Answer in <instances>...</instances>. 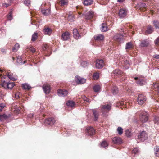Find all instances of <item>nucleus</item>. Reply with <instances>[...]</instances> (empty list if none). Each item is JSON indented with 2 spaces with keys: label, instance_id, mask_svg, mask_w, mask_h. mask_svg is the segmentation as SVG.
<instances>
[{
  "label": "nucleus",
  "instance_id": "bb28decb",
  "mask_svg": "<svg viewBox=\"0 0 159 159\" xmlns=\"http://www.w3.org/2000/svg\"><path fill=\"white\" fill-rule=\"evenodd\" d=\"M153 87L154 89H155V91L159 93V84L157 83H154L153 84Z\"/></svg>",
  "mask_w": 159,
  "mask_h": 159
},
{
  "label": "nucleus",
  "instance_id": "6ab92c4d",
  "mask_svg": "<svg viewBox=\"0 0 159 159\" xmlns=\"http://www.w3.org/2000/svg\"><path fill=\"white\" fill-rule=\"evenodd\" d=\"M123 74L120 70L119 69H116L114 70L112 73V75H114V76H120L121 75H122Z\"/></svg>",
  "mask_w": 159,
  "mask_h": 159
},
{
  "label": "nucleus",
  "instance_id": "13d9d810",
  "mask_svg": "<svg viewBox=\"0 0 159 159\" xmlns=\"http://www.w3.org/2000/svg\"><path fill=\"white\" fill-rule=\"evenodd\" d=\"M34 115L33 114H30L28 115V117L30 118H31L33 117Z\"/></svg>",
  "mask_w": 159,
  "mask_h": 159
},
{
  "label": "nucleus",
  "instance_id": "603ef678",
  "mask_svg": "<svg viewBox=\"0 0 159 159\" xmlns=\"http://www.w3.org/2000/svg\"><path fill=\"white\" fill-rule=\"evenodd\" d=\"M5 107V104L4 103L0 104V112L1 111L3 108Z\"/></svg>",
  "mask_w": 159,
  "mask_h": 159
},
{
  "label": "nucleus",
  "instance_id": "6e6552de",
  "mask_svg": "<svg viewBox=\"0 0 159 159\" xmlns=\"http://www.w3.org/2000/svg\"><path fill=\"white\" fill-rule=\"evenodd\" d=\"M95 132V130L93 127H88L86 128V133L87 135H93L94 134Z\"/></svg>",
  "mask_w": 159,
  "mask_h": 159
},
{
  "label": "nucleus",
  "instance_id": "2eb2a0df",
  "mask_svg": "<svg viewBox=\"0 0 159 159\" xmlns=\"http://www.w3.org/2000/svg\"><path fill=\"white\" fill-rule=\"evenodd\" d=\"M43 89L45 93L48 94L50 92V88L49 85H44Z\"/></svg>",
  "mask_w": 159,
  "mask_h": 159
},
{
  "label": "nucleus",
  "instance_id": "58836bf2",
  "mask_svg": "<svg viewBox=\"0 0 159 159\" xmlns=\"http://www.w3.org/2000/svg\"><path fill=\"white\" fill-rule=\"evenodd\" d=\"M74 16L72 15H70L68 16V19L70 22H73L74 20Z\"/></svg>",
  "mask_w": 159,
  "mask_h": 159
},
{
  "label": "nucleus",
  "instance_id": "f257e3e1",
  "mask_svg": "<svg viewBox=\"0 0 159 159\" xmlns=\"http://www.w3.org/2000/svg\"><path fill=\"white\" fill-rule=\"evenodd\" d=\"M148 114L147 112H143L140 114V120L143 123L146 122L148 120Z\"/></svg>",
  "mask_w": 159,
  "mask_h": 159
},
{
  "label": "nucleus",
  "instance_id": "e2e57ef3",
  "mask_svg": "<svg viewBox=\"0 0 159 159\" xmlns=\"http://www.w3.org/2000/svg\"><path fill=\"white\" fill-rule=\"evenodd\" d=\"M125 0H117V2H122Z\"/></svg>",
  "mask_w": 159,
  "mask_h": 159
},
{
  "label": "nucleus",
  "instance_id": "5fc2aeb1",
  "mask_svg": "<svg viewBox=\"0 0 159 159\" xmlns=\"http://www.w3.org/2000/svg\"><path fill=\"white\" fill-rule=\"evenodd\" d=\"M155 44L156 45H158L159 44V37L157 38L155 41Z\"/></svg>",
  "mask_w": 159,
  "mask_h": 159
},
{
  "label": "nucleus",
  "instance_id": "09e8293b",
  "mask_svg": "<svg viewBox=\"0 0 159 159\" xmlns=\"http://www.w3.org/2000/svg\"><path fill=\"white\" fill-rule=\"evenodd\" d=\"M139 149L138 148H135L133 149L132 151V153H134V154H136L137 153L139 152Z\"/></svg>",
  "mask_w": 159,
  "mask_h": 159
},
{
  "label": "nucleus",
  "instance_id": "20e7f679",
  "mask_svg": "<svg viewBox=\"0 0 159 159\" xmlns=\"http://www.w3.org/2000/svg\"><path fill=\"white\" fill-rule=\"evenodd\" d=\"M2 81L3 82L2 85L4 88H7L8 89H11L15 85V84L13 82L8 83L6 82L4 80L2 79Z\"/></svg>",
  "mask_w": 159,
  "mask_h": 159
},
{
  "label": "nucleus",
  "instance_id": "49530a36",
  "mask_svg": "<svg viewBox=\"0 0 159 159\" xmlns=\"http://www.w3.org/2000/svg\"><path fill=\"white\" fill-rule=\"evenodd\" d=\"M101 146L102 147L106 148V147L108 146V144L106 142L103 141L102 143L101 144Z\"/></svg>",
  "mask_w": 159,
  "mask_h": 159
},
{
  "label": "nucleus",
  "instance_id": "9d476101",
  "mask_svg": "<svg viewBox=\"0 0 159 159\" xmlns=\"http://www.w3.org/2000/svg\"><path fill=\"white\" fill-rule=\"evenodd\" d=\"M75 80L76 83L79 84H84L86 82L85 79L82 78L78 76L75 77Z\"/></svg>",
  "mask_w": 159,
  "mask_h": 159
},
{
  "label": "nucleus",
  "instance_id": "774afa93",
  "mask_svg": "<svg viewBox=\"0 0 159 159\" xmlns=\"http://www.w3.org/2000/svg\"><path fill=\"white\" fill-rule=\"evenodd\" d=\"M13 60H14V57H13Z\"/></svg>",
  "mask_w": 159,
  "mask_h": 159
},
{
  "label": "nucleus",
  "instance_id": "e433bc0d",
  "mask_svg": "<svg viewBox=\"0 0 159 159\" xmlns=\"http://www.w3.org/2000/svg\"><path fill=\"white\" fill-rule=\"evenodd\" d=\"M123 35L119 34H117L114 36V39L116 40H118L121 39L123 37Z\"/></svg>",
  "mask_w": 159,
  "mask_h": 159
},
{
  "label": "nucleus",
  "instance_id": "680f3d73",
  "mask_svg": "<svg viewBox=\"0 0 159 159\" xmlns=\"http://www.w3.org/2000/svg\"><path fill=\"white\" fill-rule=\"evenodd\" d=\"M1 49V52H3V53H4L5 52V49H4V48H1L0 49Z\"/></svg>",
  "mask_w": 159,
  "mask_h": 159
},
{
  "label": "nucleus",
  "instance_id": "dca6fc26",
  "mask_svg": "<svg viewBox=\"0 0 159 159\" xmlns=\"http://www.w3.org/2000/svg\"><path fill=\"white\" fill-rule=\"evenodd\" d=\"M94 38L96 41H102L104 39V36L103 35L99 34L94 36Z\"/></svg>",
  "mask_w": 159,
  "mask_h": 159
},
{
  "label": "nucleus",
  "instance_id": "2f4dec72",
  "mask_svg": "<svg viewBox=\"0 0 159 159\" xmlns=\"http://www.w3.org/2000/svg\"><path fill=\"white\" fill-rule=\"evenodd\" d=\"M111 92L113 94H116L118 92V89L116 86H114L111 89Z\"/></svg>",
  "mask_w": 159,
  "mask_h": 159
},
{
  "label": "nucleus",
  "instance_id": "f03ea898",
  "mask_svg": "<svg viewBox=\"0 0 159 159\" xmlns=\"http://www.w3.org/2000/svg\"><path fill=\"white\" fill-rule=\"evenodd\" d=\"M146 97L143 94H141L138 95L137 98V102L139 105L143 104L146 101Z\"/></svg>",
  "mask_w": 159,
  "mask_h": 159
},
{
  "label": "nucleus",
  "instance_id": "f3484780",
  "mask_svg": "<svg viewBox=\"0 0 159 159\" xmlns=\"http://www.w3.org/2000/svg\"><path fill=\"white\" fill-rule=\"evenodd\" d=\"M73 34L74 38L76 39H79L80 37V35L76 29H73Z\"/></svg>",
  "mask_w": 159,
  "mask_h": 159
},
{
  "label": "nucleus",
  "instance_id": "9b49d317",
  "mask_svg": "<svg viewBox=\"0 0 159 159\" xmlns=\"http://www.w3.org/2000/svg\"><path fill=\"white\" fill-rule=\"evenodd\" d=\"M70 35L68 32H66L63 33L61 35L62 39L64 41L68 40L70 38Z\"/></svg>",
  "mask_w": 159,
  "mask_h": 159
},
{
  "label": "nucleus",
  "instance_id": "f8f14e48",
  "mask_svg": "<svg viewBox=\"0 0 159 159\" xmlns=\"http://www.w3.org/2000/svg\"><path fill=\"white\" fill-rule=\"evenodd\" d=\"M127 13V11L125 9H121L119 13V15L120 18H123L125 17Z\"/></svg>",
  "mask_w": 159,
  "mask_h": 159
},
{
  "label": "nucleus",
  "instance_id": "5701e85b",
  "mask_svg": "<svg viewBox=\"0 0 159 159\" xmlns=\"http://www.w3.org/2000/svg\"><path fill=\"white\" fill-rule=\"evenodd\" d=\"M8 73V77L10 79L12 80H15L17 79V77L16 76H14L13 74L11 73Z\"/></svg>",
  "mask_w": 159,
  "mask_h": 159
},
{
  "label": "nucleus",
  "instance_id": "39448f33",
  "mask_svg": "<svg viewBox=\"0 0 159 159\" xmlns=\"http://www.w3.org/2000/svg\"><path fill=\"white\" fill-rule=\"evenodd\" d=\"M147 133L145 131H143L138 136V139L140 141H143L147 139Z\"/></svg>",
  "mask_w": 159,
  "mask_h": 159
},
{
  "label": "nucleus",
  "instance_id": "473e14b6",
  "mask_svg": "<svg viewBox=\"0 0 159 159\" xmlns=\"http://www.w3.org/2000/svg\"><path fill=\"white\" fill-rule=\"evenodd\" d=\"M68 3V0H61L60 2V4L61 6L66 5Z\"/></svg>",
  "mask_w": 159,
  "mask_h": 159
},
{
  "label": "nucleus",
  "instance_id": "de8ad7c7",
  "mask_svg": "<svg viewBox=\"0 0 159 159\" xmlns=\"http://www.w3.org/2000/svg\"><path fill=\"white\" fill-rule=\"evenodd\" d=\"M17 62L21 64L22 63V61H21V57L19 56L17 57Z\"/></svg>",
  "mask_w": 159,
  "mask_h": 159
},
{
  "label": "nucleus",
  "instance_id": "338daca9",
  "mask_svg": "<svg viewBox=\"0 0 159 159\" xmlns=\"http://www.w3.org/2000/svg\"><path fill=\"white\" fill-rule=\"evenodd\" d=\"M6 77V76H4L3 77L4 78H5V77Z\"/></svg>",
  "mask_w": 159,
  "mask_h": 159
},
{
  "label": "nucleus",
  "instance_id": "6e6d98bb",
  "mask_svg": "<svg viewBox=\"0 0 159 159\" xmlns=\"http://www.w3.org/2000/svg\"><path fill=\"white\" fill-rule=\"evenodd\" d=\"M159 120V118L157 117H155L154 119V122L156 123L158 122V120Z\"/></svg>",
  "mask_w": 159,
  "mask_h": 159
},
{
  "label": "nucleus",
  "instance_id": "4468645a",
  "mask_svg": "<svg viewBox=\"0 0 159 159\" xmlns=\"http://www.w3.org/2000/svg\"><path fill=\"white\" fill-rule=\"evenodd\" d=\"M112 140L113 143L116 144H120L122 142L121 139L119 137H115L113 138Z\"/></svg>",
  "mask_w": 159,
  "mask_h": 159
},
{
  "label": "nucleus",
  "instance_id": "8fccbe9b",
  "mask_svg": "<svg viewBox=\"0 0 159 159\" xmlns=\"http://www.w3.org/2000/svg\"><path fill=\"white\" fill-rule=\"evenodd\" d=\"M30 0H25L24 1V3L27 6H28L30 4Z\"/></svg>",
  "mask_w": 159,
  "mask_h": 159
},
{
  "label": "nucleus",
  "instance_id": "ddd939ff",
  "mask_svg": "<svg viewBox=\"0 0 159 159\" xmlns=\"http://www.w3.org/2000/svg\"><path fill=\"white\" fill-rule=\"evenodd\" d=\"M57 93L59 96L65 97L67 95L68 92L66 90L59 89L58 90Z\"/></svg>",
  "mask_w": 159,
  "mask_h": 159
},
{
  "label": "nucleus",
  "instance_id": "864d4df0",
  "mask_svg": "<svg viewBox=\"0 0 159 159\" xmlns=\"http://www.w3.org/2000/svg\"><path fill=\"white\" fill-rule=\"evenodd\" d=\"M29 50L32 52V53H34L36 51L35 49L33 47H30L29 48Z\"/></svg>",
  "mask_w": 159,
  "mask_h": 159
},
{
  "label": "nucleus",
  "instance_id": "0e129e2a",
  "mask_svg": "<svg viewBox=\"0 0 159 159\" xmlns=\"http://www.w3.org/2000/svg\"><path fill=\"white\" fill-rule=\"evenodd\" d=\"M142 5L144 7H145L146 5L144 3H142Z\"/></svg>",
  "mask_w": 159,
  "mask_h": 159
},
{
  "label": "nucleus",
  "instance_id": "a211bd4d",
  "mask_svg": "<svg viewBox=\"0 0 159 159\" xmlns=\"http://www.w3.org/2000/svg\"><path fill=\"white\" fill-rule=\"evenodd\" d=\"M153 31V28L151 25H148L145 34H150Z\"/></svg>",
  "mask_w": 159,
  "mask_h": 159
},
{
  "label": "nucleus",
  "instance_id": "7ed1b4c3",
  "mask_svg": "<svg viewBox=\"0 0 159 159\" xmlns=\"http://www.w3.org/2000/svg\"><path fill=\"white\" fill-rule=\"evenodd\" d=\"M134 79L136 80H138L136 82L137 83L141 86L144 85L146 84V81L144 80L143 77L139 76L138 77H135Z\"/></svg>",
  "mask_w": 159,
  "mask_h": 159
},
{
  "label": "nucleus",
  "instance_id": "412c9836",
  "mask_svg": "<svg viewBox=\"0 0 159 159\" xmlns=\"http://www.w3.org/2000/svg\"><path fill=\"white\" fill-rule=\"evenodd\" d=\"M41 12L45 16H48L51 13V11L50 9L42 10Z\"/></svg>",
  "mask_w": 159,
  "mask_h": 159
},
{
  "label": "nucleus",
  "instance_id": "37998d69",
  "mask_svg": "<svg viewBox=\"0 0 159 159\" xmlns=\"http://www.w3.org/2000/svg\"><path fill=\"white\" fill-rule=\"evenodd\" d=\"M93 77L94 79H97L99 77V73L97 72L94 73Z\"/></svg>",
  "mask_w": 159,
  "mask_h": 159
},
{
  "label": "nucleus",
  "instance_id": "a18cd8bd",
  "mask_svg": "<svg viewBox=\"0 0 159 159\" xmlns=\"http://www.w3.org/2000/svg\"><path fill=\"white\" fill-rule=\"evenodd\" d=\"M132 47V44L130 42H129L126 44L125 48L126 49H128L131 48Z\"/></svg>",
  "mask_w": 159,
  "mask_h": 159
},
{
  "label": "nucleus",
  "instance_id": "cd10ccee",
  "mask_svg": "<svg viewBox=\"0 0 159 159\" xmlns=\"http://www.w3.org/2000/svg\"><path fill=\"white\" fill-rule=\"evenodd\" d=\"M155 155L157 157H159V147L156 146L154 148Z\"/></svg>",
  "mask_w": 159,
  "mask_h": 159
},
{
  "label": "nucleus",
  "instance_id": "b1692460",
  "mask_svg": "<svg viewBox=\"0 0 159 159\" xmlns=\"http://www.w3.org/2000/svg\"><path fill=\"white\" fill-rule=\"evenodd\" d=\"M149 44V43L147 40H144L141 41L140 46L141 47H145L147 46Z\"/></svg>",
  "mask_w": 159,
  "mask_h": 159
},
{
  "label": "nucleus",
  "instance_id": "c9c22d12",
  "mask_svg": "<svg viewBox=\"0 0 159 159\" xmlns=\"http://www.w3.org/2000/svg\"><path fill=\"white\" fill-rule=\"evenodd\" d=\"M20 47V45L18 43L16 44L14 47L12 48V51L13 52H16Z\"/></svg>",
  "mask_w": 159,
  "mask_h": 159
},
{
  "label": "nucleus",
  "instance_id": "c85d7f7f",
  "mask_svg": "<svg viewBox=\"0 0 159 159\" xmlns=\"http://www.w3.org/2000/svg\"><path fill=\"white\" fill-rule=\"evenodd\" d=\"M100 88H101L100 86L99 85H95L93 87V88L94 91L95 92H99L100 90Z\"/></svg>",
  "mask_w": 159,
  "mask_h": 159
},
{
  "label": "nucleus",
  "instance_id": "69168bd1",
  "mask_svg": "<svg viewBox=\"0 0 159 159\" xmlns=\"http://www.w3.org/2000/svg\"><path fill=\"white\" fill-rule=\"evenodd\" d=\"M2 115L3 116V119L6 118L7 117V116L6 115L4 114V115Z\"/></svg>",
  "mask_w": 159,
  "mask_h": 159
},
{
  "label": "nucleus",
  "instance_id": "3c124183",
  "mask_svg": "<svg viewBox=\"0 0 159 159\" xmlns=\"http://www.w3.org/2000/svg\"><path fill=\"white\" fill-rule=\"evenodd\" d=\"M125 134L127 136L130 137L131 136V133L129 130H127L125 131Z\"/></svg>",
  "mask_w": 159,
  "mask_h": 159
},
{
  "label": "nucleus",
  "instance_id": "1a4fd4ad",
  "mask_svg": "<svg viewBox=\"0 0 159 159\" xmlns=\"http://www.w3.org/2000/svg\"><path fill=\"white\" fill-rule=\"evenodd\" d=\"M94 15V14L93 11H90L85 14V18L86 20L90 19L93 17Z\"/></svg>",
  "mask_w": 159,
  "mask_h": 159
},
{
  "label": "nucleus",
  "instance_id": "72a5a7b5",
  "mask_svg": "<svg viewBox=\"0 0 159 159\" xmlns=\"http://www.w3.org/2000/svg\"><path fill=\"white\" fill-rule=\"evenodd\" d=\"M22 87L25 90H29L30 88V86L28 84H22Z\"/></svg>",
  "mask_w": 159,
  "mask_h": 159
},
{
  "label": "nucleus",
  "instance_id": "f704fd0d",
  "mask_svg": "<svg viewBox=\"0 0 159 159\" xmlns=\"http://www.w3.org/2000/svg\"><path fill=\"white\" fill-rule=\"evenodd\" d=\"M93 115L95 117L94 120L95 121H96V120H97L98 119V113H97L96 110L95 109L93 110Z\"/></svg>",
  "mask_w": 159,
  "mask_h": 159
},
{
  "label": "nucleus",
  "instance_id": "0eeeda50",
  "mask_svg": "<svg viewBox=\"0 0 159 159\" xmlns=\"http://www.w3.org/2000/svg\"><path fill=\"white\" fill-rule=\"evenodd\" d=\"M103 62L104 61L103 60H97L96 61V67L98 69L102 68L104 66Z\"/></svg>",
  "mask_w": 159,
  "mask_h": 159
},
{
  "label": "nucleus",
  "instance_id": "bf43d9fd",
  "mask_svg": "<svg viewBox=\"0 0 159 159\" xmlns=\"http://www.w3.org/2000/svg\"><path fill=\"white\" fill-rule=\"evenodd\" d=\"M3 116L1 115H0V120L2 121L3 120Z\"/></svg>",
  "mask_w": 159,
  "mask_h": 159
},
{
  "label": "nucleus",
  "instance_id": "7c9ffc66",
  "mask_svg": "<svg viewBox=\"0 0 159 159\" xmlns=\"http://www.w3.org/2000/svg\"><path fill=\"white\" fill-rule=\"evenodd\" d=\"M38 38V34L37 33L35 32L32 35L31 38V40L33 41H34Z\"/></svg>",
  "mask_w": 159,
  "mask_h": 159
},
{
  "label": "nucleus",
  "instance_id": "c756f323",
  "mask_svg": "<svg viewBox=\"0 0 159 159\" xmlns=\"http://www.w3.org/2000/svg\"><path fill=\"white\" fill-rule=\"evenodd\" d=\"M67 106L70 107H73L75 105V103L72 101H68L66 103Z\"/></svg>",
  "mask_w": 159,
  "mask_h": 159
},
{
  "label": "nucleus",
  "instance_id": "79ce46f5",
  "mask_svg": "<svg viewBox=\"0 0 159 159\" xmlns=\"http://www.w3.org/2000/svg\"><path fill=\"white\" fill-rule=\"evenodd\" d=\"M117 131L119 134L121 135L122 134L123 129L121 127H118L117 128Z\"/></svg>",
  "mask_w": 159,
  "mask_h": 159
},
{
  "label": "nucleus",
  "instance_id": "4d7b16f0",
  "mask_svg": "<svg viewBox=\"0 0 159 159\" xmlns=\"http://www.w3.org/2000/svg\"><path fill=\"white\" fill-rule=\"evenodd\" d=\"M48 45L47 44H44V47H43V49L44 50L46 49L47 48H48Z\"/></svg>",
  "mask_w": 159,
  "mask_h": 159
},
{
  "label": "nucleus",
  "instance_id": "a19ab883",
  "mask_svg": "<svg viewBox=\"0 0 159 159\" xmlns=\"http://www.w3.org/2000/svg\"><path fill=\"white\" fill-rule=\"evenodd\" d=\"M89 65V63L86 61H83L81 63L82 66L84 67L88 66Z\"/></svg>",
  "mask_w": 159,
  "mask_h": 159
},
{
  "label": "nucleus",
  "instance_id": "423d86ee",
  "mask_svg": "<svg viewBox=\"0 0 159 159\" xmlns=\"http://www.w3.org/2000/svg\"><path fill=\"white\" fill-rule=\"evenodd\" d=\"M56 122V120L53 118H49L46 119L44 123L46 125H53Z\"/></svg>",
  "mask_w": 159,
  "mask_h": 159
},
{
  "label": "nucleus",
  "instance_id": "393cba45",
  "mask_svg": "<svg viewBox=\"0 0 159 159\" xmlns=\"http://www.w3.org/2000/svg\"><path fill=\"white\" fill-rule=\"evenodd\" d=\"M111 106L109 104L103 105L102 107V110L103 111L104 110H107L108 111L110 110Z\"/></svg>",
  "mask_w": 159,
  "mask_h": 159
},
{
  "label": "nucleus",
  "instance_id": "ea45409f",
  "mask_svg": "<svg viewBox=\"0 0 159 159\" xmlns=\"http://www.w3.org/2000/svg\"><path fill=\"white\" fill-rule=\"evenodd\" d=\"M12 11H10L7 17V19L9 20H12L13 17L12 16Z\"/></svg>",
  "mask_w": 159,
  "mask_h": 159
},
{
  "label": "nucleus",
  "instance_id": "4be33fe9",
  "mask_svg": "<svg viewBox=\"0 0 159 159\" xmlns=\"http://www.w3.org/2000/svg\"><path fill=\"white\" fill-rule=\"evenodd\" d=\"M107 30V27L106 24L105 23H102L101 28V31L102 32H105Z\"/></svg>",
  "mask_w": 159,
  "mask_h": 159
},
{
  "label": "nucleus",
  "instance_id": "4c0bfd02",
  "mask_svg": "<svg viewBox=\"0 0 159 159\" xmlns=\"http://www.w3.org/2000/svg\"><path fill=\"white\" fill-rule=\"evenodd\" d=\"M153 24L156 29H159V22L157 21H154Z\"/></svg>",
  "mask_w": 159,
  "mask_h": 159
},
{
  "label": "nucleus",
  "instance_id": "a878e982",
  "mask_svg": "<svg viewBox=\"0 0 159 159\" xmlns=\"http://www.w3.org/2000/svg\"><path fill=\"white\" fill-rule=\"evenodd\" d=\"M93 2V0H84L83 3L85 6H89L91 5Z\"/></svg>",
  "mask_w": 159,
  "mask_h": 159
},
{
  "label": "nucleus",
  "instance_id": "052dcab7",
  "mask_svg": "<svg viewBox=\"0 0 159 159\" xmlns=\"http://www.w3.org/2000/svg\"><path fill=\"white\" fill-rule=\"evenodd\" d=\"M154 58L156 59H159V55H156L154 56Z\"/></svg>",
  "mask_w": 159,
  "mask_h": 159
},
{
  "label": "nucleus",
  "instance_id": "c03bdc74",
  "mask_svg": "<svg viewBox=\"0 0 159 159\" xmlns=\"http://www.w3.org/2000/svg\"><path fill=\"white\" fill-rule=\"evenodd\" d=\"M82 98L84 101H87L89 103H90L91 102L89 98L84 95L82 96Z\"/></svg>",
  "mask_w": 159,
  "mask_h": 159
},
{
  "label": "nucleus",
  "instance_id": "aec40b11",
  "mask_svg": "<svg viewBox=\"0 0 159 159\" xmlns=\"http://www.w3.org/2000/svg\"><path fill=\"white\" fill-rule=\"evenodd\" d=\"M43 31L44 33L46 35H50L52 33L51 29L48 27L44 28L43 30Z\"/></svg>",
  "mask_w": 159,
  "mask_h": 159
}]
</instances>
